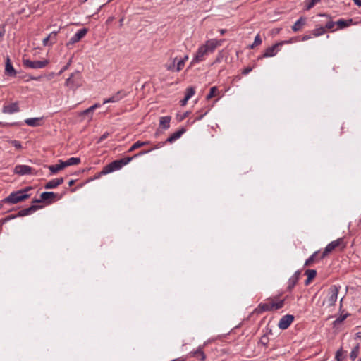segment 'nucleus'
<instances>
[{"mask_svg":"<svg viewBox=\"0 0 361 361\" xmlns=\"http://www.w3.org/2000/svg\"><path fill=\"white\" fill-rule=\"evenodd\" d=\"M59 163L58 164L50 165L48 166V169H49L51 173L55 174L58 171L63 170L65 168L63 165V161L59 160Z\"/></svg>","mask_w":361,"mask_h":361,"instance_id":"5701e85b","label":"nucleus"},{"mask_svg":"<svg viewBox=\"0 0 361 361\" xmlns=\"http://www.w3.org/2000/svg\"><path fill=\"white\" fill-rule=\"evenodd\" d=\"M12 145L16 147L17 149H21L22 148V145L20 144V142L19 141H17V140H13L11 142Z\"/></svg>","mask_w":361,"mask_h":361,"instance_id":"c03bdc74","label":"nucleus"},{"mask_svg":"<svg viewBox=\"0 0 361 361\" xmlns=\"http://www.w3.org/2000/svg\"><path fill=\"white\" fill-rule=\"evenodd\" d=\"M300 271H297L295 272V274L288 279V287L287 290L288 291H291L293 288L295 287V286L298 283L300 276Z\"/></svg>","mask_w":361,"mask_h":361,"instance_id":"ddd939ff","label":"nucleus"},{"mask_svg":"<svg viewBox=\"0 0 361 361\" xmlns=\"http://www.w3.org/2000/svg\"><path fill=\"white\" fill-rule=\"evenodd\" d=\"M5 73L9 76H16L17 73L13 65L11 64L8 56H7L6 59Z\"/></svg>","mask_w":361,"mask_h":361,"instance_id":"a211bd4d","label":"nucleus"},{"mask_svg":"<svg viewBox=\"0 0 361 361\" xmlns=\"http://www.w3.org/2000/svg\"><path fill=\"white\" fill-rule=\"evenodd\" d=\"M311 38V35H304L303 37H302V40H308Z\"/></svg>","mask_w":361,"mask_h":361,"instance_id":"13d9d810","label":"nucleus"},{"mask_svg":"<svg viewBox=\"0 0 361 361\" xmlns=\"http://www.w3.org/2000/svg\"><path fill=\"white\" fill-rule=\"evenodd\" d=\"M226 32H227V30L226 29H221L219 30V32L221 33V35H224Z\"/></svg>","mask_w":361,"mask_h":361,"instance_id":"052dcab7","label":"nucleus"},{"mask_svg":"<svg viewBox=\"0 0 361 361\" xmlns=\"http://www.w3.org/2000/svg\"><path fill=\"white\" fill-rule=\"evenodd\" d=\"M75 190V188L71 190V192H74Z\"/></svg>","mask_w":361,"mask_h":361,"instance_id":"774afa93","label":"nucleus"},{"mask_svg":"<svg viewBox=\"0 0 361 361\" xmlns=\"http://www.w3.org/2000/svg\"><path fill=\"white\" fill-rule=\"evenodd\" d=\"M311 281H312V280H309V279H308V278H307V279H306V281H305V284L306 286L309 285V284H310V283L311 282Z\"/></svg>","mask_w":361,"mask_h":361,"instance_id":"0e129e2a","label":"nucleus"},{"mask_svg":"<svg viewBox=\"0 0 361 361\" xmlns=\"http://www.w3.org/2000/svg\"><path fill=\"white\" fill-rule=\"evenodd\" d=\"M18 111H19L18 102H14L3 107V112L5 114H11Z\"/></svg>","mask_w":361,"mask_h":361,"instance_id":"f3484780","label":"nucleus"},{"mask_svg":"<svg viewBox=\"0 0 361 361\" xmlns=\"http://www.w3.org/2000/svg\"><path fill=\"white\" fill-rule=\"evenodd\" d=\"M262 44V39L260 35L258 34L255 36L254 42L250 46V49H254L255 47Z\"/></svg>","mask_w":361,"mask_h":361,"instance_id":"f704fd0d","label":"nucleus"},{"mask_svg":"<svg viewBox=\"0 0 361 361\" xmlns=\"http://www.w3.org/2000/svg\"><path fill=\"white\" fill-rule=\"evenodd\" d=\"M171 117L163 116L159 119V125L164 129H168L170 126Z\"/></svg>","mask_w":361,"mask_h":361,"instance_id":"b1692460","label":"nucleus"},{"mask_svg":"<svg viewBox=\"0 0 361 361\" xmlns=\"http://www.w3.org/2000/svg\"><path fill=\"white\" fill-rule=\"evenodd\" d=\"M4 32V31H3V32L0 31V37H2V36H3Z\"/></svg>","mask_w":361,"mask_h":361,"instance_id":"338daca9","label":"nucleus"},{"mask_svg":"<svg viewBox=\"0 0 361 361\" xmlns=\"http://www.w3.org/2000/svg\"><path fill=\"white\" fill-rule=\"evenodd\" d=\"M326 32V30L324 27H316L312 30V35L314 37H319L324 35Z\"/></svg>","mask_w":361,"mask_h":361,"instance_id":"7c9ffc66","label":"nucleus"},{"mask_svg":"<svg viewBox=\"0 0 361 361\" xmlns=\"http://www.w3.org/2000/svg\"><path fill=\"white\" fill-rule=\"evenodd\" d=\"M126 95V94L123 90H119L110 98L105 99L103 103L106 104L109 102H117L123 98Z\"/></svg>","mask_w":361,"mask_h":361,"instance_id":"2eb2a0df","label":"nucleus"},{"mask_svg":"<svg viewBox=\"0 0 361 361\" xmlns=\"http://www.w3.org/2000/svg\"><path fill=\"white\" fill-rule=\"evenodd\" d=\"M65 85L72 90H75L82 85V76L79 71L73 73L66 80Z\"/></svg>","mask_w":361,"mask_h":361,"instance_id":"20e7f679","label":"nucleus"},{"mask_svg":"<svg viewBox=\"0 0 361 361\" xmlns=\"http://www.w3.org/2000/svg\"><path fill=\"white\" fill-rule=\"evenodd\" d=\"M40 208H42V206L32 205L31 207H30L28 208L20 210L18 213V216H25L29 215L31 213L35 212L36 210H37Z\"/></svg>","mask_w":361,"mask_h":361,"instance_id":"dca6fc26","label":"nucleus"},{"mask_svg":"<svg viewBox=\"0 0 361 361\" xmlns=\"http://www.w3.org/2000/svg\"><path fill=\"white\" fill-rule=\"evenodd\" d=\"M281 44H282V43H276V44L272 45L271 47H268L264 51L263 55L258 57V59H261L262 58L274 56L277 54L278 47Z\"/></svg>","mask_w":361,"mask_h":361,"instance_id":"f8f14e48","label":"nucleus"},{"mask_svg":"<svg viewBox=\"0 0 361 361\" xmlns=\"http://www.w3.org/2000/svg\"><path fill=\"white\" fill-rule=\"evenodd\" d=\"M318 252H315L314 254H312L306 261L305 263V266H310L312 264V263L314 261L315 257L317 255Z\"/></svg>","mask_w":361,"mask_h":361,"instance_id":"58836bf2","label":"nucleus"},{"mask_svg":"<svg viewBox=\"0 0 361 361\" xmlns=\"http://www.w3.org/2000/svg\"><path fill=\"white\" fill-rule=\"evenodd\" d=\"M149 144V141H146V142H141V141H137L135 143H134L130 147V149H128V152H131L141 147H143V146H145V145H147Z\"/></svg>","mask_w":361,"mask_h":361,"instance_id":"c85d7f7f","label":"nucleus"},{"mask_svg":"<svg viewBox=\"0 0 361 361\" xmlns=\"http://www.w3.org/2000/svg\"><path fill=\"white\" fill-rule=\"evenodd\" d=\"M93 113L92 109L89 107L81 113V116H90Z\"/></svg>","mask_w":361,"mask_h":361,"instance_id":"37998d69","label":"nucleus"},{"mask_svg":"<svg viewBox=\"0 0 361 361\" xmlns=\"http://www.w3.org/2000/svg\"><path fill=\"white\" fill-rule=\"evenodd\" d=\"M30 188V187H27L23 190L13 192L7 197L4 198L2 202L8 204H16L22 202L30 197V195L26 192L29 191Z\"/></svg>","mask_w":361,"mask_h":361,"instance_id":"7ed1b4c3","label":"nucleus"},{"mask_svg":"<svg viewBox=\"0 0 361 361\" xmlns=\"http://www.w3.org/2000/svg\"><path fill=\"white\" fill-rule=\"evenodd\" d=\"M314 4H312V1H310V0L306 1V4H305L306 10L311 9L312 7H314Z\"/></svg>","mask_w":361,"mask_h":361,"instance_id":"a18cd8bd","label":"nucleus"},{"mask_svg":"<svg viewBox=\"0 0 361 361\" xmlns=\"http://www.w3.org/2000/svg\"><path fill=\"white\" fill-rule=\"evenodd\" d=\"M33 169L27 165H17L15 166L14 173L19 176L32 173Z\"/></svg>","mask_w":361,"mask_h":361,"instance_id":"9b49d317","label":"nucleus"},{"mask_svg":"<svg viewBox=\"0 0 361 361\" xmlns=\"http://www.w3.org/2000/svg\"><path fill=\"white\" fill-rule=\"evenodd\" d=\"M41 118H30L25 120V123L30 126H40Z\"/></svg>","mask_w":361,"mask_h":361,"instance_id":"393cba45","label":"nucleus"},{"mask_svg":"<svg viewBox=\"0 0 361 361\" xmlns=\"http://www.w3.org/2000/svg\"><path fill=\"white\" fill-rule=\"evenodd\" d=\"M359 354V345H357L350 352V357L352 361H354Z\"/></svg>","mask_w":361,"mask_h":361,"instance_id":"2f4dec72","label":"nucleus"},{"mask_svg":"<svg viewBox=\"0 0 361 361\" xmlns=\"http://www.w3.org/2000/svg\"><path fill=\"white\" fill-rule=\"evenodd\" d=\"M58 196L56 193L54 192H44L40 195V200L35 199L32 201L33 203H39L42 201H47L49 200V203H52L54 202V199Z\"/></svg>","mask_w":361,"mask_h":361,"instance_id":"1a4fd4ad","label":"nucleus"},{"mask_svg":"<svg viewBox=\"0 0 361 361\" xmlns=\"http://www.w3.org/2000/svg\"><path fill=\"white\" fill-rule=\"evenodd\" d=\"M99 106H100V104L97 103V104L91 106L90 108L92 109V111H94L97 108H98Z\"/></svg>","mask_w":361,"mask_h":361,"instance_id":"5fc2aeb1","label":"nucleus"},{"mask_svg":"<svg viewBox=\"0 0 361 361\" xmlns=\"http://www.w3.org/2000/svg\"><path fill=\"white\" fill-rule=\"evenodd\" d=\"M56 183L57 184V186L60 185L61 184H62L64 181V179L63 178H56Z\"/></svg>","mask_w":361,"mask_h":361,"instance_id":"8fccbe9b","label":"nucleus"},{"mask_svg":"<svg viewBox=\"0 0 361 361\" xmlns=\"http://www.w3.org/2000/svg\"><path fill=\"white\" fill-rule=\"evenodd\" d=\"M224 41V39L217 40L216 39L206 41L205 44L197 49L192 63L203 61L205 56L208 55L209 53H212L216 47L221 45Z\"/></svg>","mask_w":361,"mask_h":361,"instance_id":"f257e3e1","label":"nucleus"},{"mask_svg":"<svg viewBox=\"0 0 361 361\" xmlns=\"http://www.w3.org/2000/svg\"><path fill=\"white\" fill-rule=\"evenodd\" d=\"M355 24L353 23V20L352 18L344 20V19H339L336 22V25H338L339 29H343L345 27H347L350 26V25Z\"/></svg>","mask_w":361,"mask_h":361,"instance_id":"412c9836","label":"nucleus"},{"mask_svg":"<svg viewBox=\"0 0 361 361\" xmlns=\"http://www.w3.org/2000/svg\"><path fill=\"white\" fill-rule=\"evenodd\" d=\"M109 133H104L99 138V142L103 141L104 140H105L106 138H107V137L109 136Z\"/></svg>","mask_w":361,"mask_h":361,"instance_id":"09e8293b","label":"nucleus"},{"mask_svg":"<svg viewBox=\"0 0 361 361\" xmlns=\"http://www.w3.org/2000/svg\"><path fill=\"white\" fill-rule=\"evenodd\" d=\"M252 70V67H246L245 68H244L242 71V74L243 75H247L250 72H251Z\"/></svg>","mask_w":361,"mask_h":361,"instance_id":"de8ad7c7","label":"nucleus"},{"mask_svg":"<svg viewBox=\"0 0 361 361\" xmlns=\"http://www.w3.org/2000/svg\"><path fill=\"white\" fill-rule=\"evenodd\" d=\"M207 114V111H205L204 114H200V115L197 116L196 117L195 120H201V119L203 118V116H204V115H206Z\"/></svg>","mask_w":361,"mask_h":361,"instance_id":"6e6d98bb","label":"nucleus"},{"mask_svg":"<svg viewBox=\"0 0 361 361\" xmlns=\"http://www.w3.org/2000/svg\"><path fill=\"white\" fill-rule=\"evenodd\" d=\"M195 93V89L192 87L187 88L186 93H185V97L187 99H190Z\"/></svg>","mask_w":361,"mask_h":361,"instance_id":"e433bc0d","label":"nucleus"},{"mask_svg":"<svg viewBox=\"0 0 361 361\" xmlns=\"http://www.w3.org/2000/svg\"><path fill=\"white\" fill-rule=\"evenodd\" d=\"M306 23V18L304 17H300L292 26V30L294 32H298L302 29V27Z\"/></svg>","mask_w":361,"mask_h":361,"instance_id":"aec40b11","label":"nucleus"},{"mask_svg":"<svg viewBox=\"0 0 361 361\" xmlns=\"http://www.w3.org/2000/svg\"><path fill=\"white\" fill-rule=\"evenodd\" d=\"M87 32V28H82L79 30L67 42L66 46L70 47L75 43L79 42L82 37L85 36Z\"/></svg>","mask_w":361,"mask_h":361,"instance_id":"6e6552de","label":"nucleus"},{"mask_svg":"<svg viewBox=\"0 0 361 361\" xmlns=\"http://www.w3.org/2000/svg\"><path fill=\"white\" fill-rule=\"evenodd\" d=\"M305 274L309 280H312L317 275V271L314 269H307Z\"/></svg>","mask_w":361,"mask_h":361,"instance_id":"72a5a7b5","label":"nucleus"},{"mask_svg":"<svg viewBox=\"0 0 361 361\" xmlns=\"http://www.w3.org/2000/svg\"><path fill=\"white\" fill-rule=\"evenodd\" d=\"M347 317V314L341 315L338 318H337L335 321V323H340L344 321Z\"/></svg>","mask_w":361,"mask_h":361,"instance_id":"49530a36","label":"nucleus"},{"mask_svg":"<svg viewBox=\"0 0 361 361\" xmlns=\"http://www.w3.org/2000/svg\"><path fill=\"white\" fill-rule=\"evenodd\" d=\"M185 132V129L184 128H182L181 129L178 130V131L173 133L167 140L166 142L173 143L176 140L180 138L181 135Z\"/></svg>","mask_w":361,"mask_h":361,"instance_id":"6ab92c4d","label":"nucleus"},{"mask_svg":"<svg viewBox=\"0 0 361 361\" xmlns=\"http://www.w3.org/2000/svg\"><path fill=\"white\" fill-rule=\"evenodd\" d=\"M272 307L271 303H261L259 305L258 307L256 309V311L258 312H262L266 311H271Z\"/></svg>","mask_w":361,"mask_h":361,"instance_id":"cd10ccee","label":"nucleus"},{"mask_svg":"<svg viewBox=\"0 0 361 361\" xmlns=\"http://www.w3.org/2000/svg\"><path fill=\"white\" fill-rule=\"evenodd\" d=\"M338 291V288L336 286H331L328 290L327 298L322 302V305L326 306L328 307L334 305L337 300Z\"/></svg>","mask_w":361,"mask_h":361,"instance_id":"39448f33","label":"nucleus"},{"mask_svg":"<svg viewBox=\"0 0 361 361\" xmlns=\"http://www.w3.org/2000/svg\"><path fill=\"white\" fill-rule=\"evenodd\" d=\"M194 353L195 355H200L201 361H204L206 356L200 348H199Z\"/></svg>","mask_w":361,"mask_h":361,"instance_id":"ea45409f","label":"nucleus"},{"mask_svg":"<svg viewBox=\"0 0 361 361\" xmlns=\"http://www.w3.org/2000/svg\"><path fill=\"white\" fill-rule=\"evenodd\" d=\"M60 29L57 31L51 32L47 37H45L42 44L44 46H50L56 42V35L59 32Z\"/></svg>","mask_w":361,"mask_h":361,"instance_id":"4468645a","label":"nucleus"},{"mask_svg":"<svg viewBox=\"0 0 361 361\" xmlns=\"http://www.w3.org/2000/svg\"><path fill=\"white\" fill-rule=\"evenodd\" d=\"M181 60H183V62L185 63V61L188 59V56L185 55L183 58L180 59Z\"/></svg>","mask_w":361,"mask_h":361,"instance_id":"680f3d73","label":"nucleus"},{"mask_svg":"<svg viewBox=\"0 0 361 361\" xmlns=\"http://www.w3.org/2000/svg\"><path fill=\"white\" fill-rule=\"evenodd\" d=\"M56 187H57V184L56 183L55 179H52V180H49L44 185V188L46 189H52V188H55Z\"/></svg>","mask_w":361,"mask_h":361,"instance_id":"c9c22d12","label":"nucleus"},{"mask_svg":"<svg viewBox=\"0 0 361 361\" xmlns=\"http://www.w3.org/2000/svg\"><path fill=\"white\" fill-rule=\"evenodd\" d=\"M178 58H171L169 61L165 64L167 71L176 72V66L177 63Z\"/></svg>","mask_w":361,"mask_h":361,"instance_id":"4be33fe9","label":"nucleus"},{"mask_svg":"<svg viewBox=\"0 0 361 361\" xmlns=\"http://www.w3.org/2000/svg\"><path fill=\"white\" fill-rule=\"evenodd\" d=\"M80 163V159L78 157H71L68 160L63 161L64 167H67L72 165H77Z\"/></svg>","mask_w":361,"mask_h":361,"instance_id":"bb28decb","label":"nucleus"},{"mask_svg":"<svg viewBox=\"0 0 361 361\" xmlns=\"http://www.w3.org/2000/svg\"><path fill=\"white\" fill-rule=\"evenodd\" d=\"M189 100V99H187L185 97L183 100L180 101L181 106H185L187 104V102Z\"/></svg>","mask_w":361,"mask_h":361,"instance_id":"864d4df0","label":"nucleus"},{"mask_svg":"<svg viewBox=\"0 0 361 361\" xmlns=\"http://www.w3.org/2000/svg\"><path fill=\"white\" fill-rule=\"evenodd\" d=\"M339 246H341L342 248L345 247V246L344 244L343 238H340L328 244L321 255V259H324L326 255H328L334 250H335L336 247H338Z\"/></svg>","mask_w":361,"mask_h":361,"instance_id":"423d86ee","label":"nucleus"},{"mask_svg":"<svg viewBox=\"0 0 361 361\" xmlns=\"http://www.w3.org/2000/svg\"><path fill=\"white\" fill-rule=\"evenodd\" d=\"M190 112L186 111L181 115H177V118L179 121H182L189 116Z\"/></svg>","mask_w":361,"mask_h":361,"instance_id":"79ce46f5","label":"nucleus"},{"mask_svg":"<svg viewBox=\"0 0 361 361\" xmlns=\"http://www.w3.org/2000/svg\"><path fill=\"white\" fill-rule=\"evenodd\" d=\"M148 152H149V150L141 152L139 154H135L133 157H127L121 159L115 160L105 166L100 172V174L106 175L114 171L119 170L123 166L128 164L133 159V157H136L140 154H144L145 153H147Z\"/></svg>","mask_w":361,"mask_h":361,"instance_id":"f03ea898","label":"nucleus"},{"mask_svg":"<svg viewBox=\"0 0 361 361\" xmlns=\"http://www.w3.org/2000/svg\"><path fill=\"white\" fill-rule=\"evenodd\" d=\"M75 180H71L69 182H68V185L69 186H72L74 185Z\"/></svg>","mask_w":361,"mask_h":361,"instance_id":"bf43d9fd","label":"nucleus"},{"mask_svg":"<svg viewBox=\"0 0 361 361\" xmlns=\"http://www.w3.org/2000/svg\"><path fill=\"white\" fill-rule=\"evenodd\" d=\"M343 351L342 348H341L340 349H338L336 351V356H335V358H336V361H341V357L343 355Z\"/></svg>","mask_w":361,"mask_h":361,"instance_id":"a19ab883","label":"nucleus"},{"mask_svg":"<svg viewBox=\"0 0 361 361\" xmlns=\"http://www.w3.org/2000/svg\"><path fill=\"white\" fill-rule=\"evenodd\" d=\"M310 1H312V4H316L317 3H319L321 0H310Z\"/></svg>","mask_w":361,"mask_h":361,"instance_id":"e2e57ef3","label":"nucleus"},{"mask_svg":"<svg viewBox=\"0 0 361 361\" xmlns=\"http://www.w3.org/2000/svg\"><path fill=\"white\" fill-rule=\"evenodd\" d=\"M294 319V317L290 314H286L281 317L279 320L278 326L282 330H285L288 328Z\"/></svg>","mask_w":361,"mask_h":361,"instance_id":"9d476101","label":"nucleus"},{"mask_svg":"<svg viewBox=\"0 0 361 361\" xmlns=\"http://www.w3.org/2000/svg\"><path fill=\"white\" fill-rule=\"evenodd\" d=\"M284 305V300H281L277 302L271 303L272 310H276L282 308Z\"/></svg>","mask_w":361,"mask_h":361,"instance_id":"473e14b6","label":"nucleus"},{"mask_svg":"<svg viewBox=\"0 0 361 361\" xmlns=\"http://www.w3.org/2000/svg\"><path fill=\"white\" fill-rule=\"evenodd\" d=\"M218 93H219V90H218L217 87L214 86V87H211L209 94L206 97V99L207 100L211 99L214 96H216Z\"/></svg>","mask_w":361,"mask_h":361,"instance_id":"c756f323","label":"nucleus"},{"mask_svg":"<svg viewBox=\"0 0 361 361\" xmlns=\"http://www.w3.org/2000/svg\"><path fill=\"white\" fill-rule=\"evenodd\" d=\"M319 16H324V17H326V18L329 19V20L325 25V27H324L325 30L326 29L331 30L336 25V22H334L331 20V17L329 15H328L326 13H319Z\"/></svg>","mask_w":361,"mask_h":361,"instance_id":"a878e982","label":"nucleus"},{"mask_svg":"<svg viewBox=\"0 0 361 361\" xmlns=\"http://www.w3.org/2000/svg\"><path fill=\"white\" fill-rule=\"evenodd\" d=\"M185 66V63L183 62V60L178 59L177 63L176 66V72L180 71Z\"/></svg>","mask_w":361,"mask_h":361,"instance_id":"4c0bfd02","label":"nucleus"},{"mask_svg":"<svg viewBox=\"0 0 361 361\" xmlns=\"http://www.w3.org/2000/svg\"><path fill=\"white\" fill-rule=\"evenodd\" d=\"M353 1L357 6H361V0H353Z\"/></svg>","mask_w":361,"mask_h":361,"instance_id":"4d7b16f0","label":"nucleus"},{"mask_svg":"<svg viewBox=\"0 0 361 361\" xmlns=\"http://www.w3.org/2000/svg\"><path fill=\"white\" fill-rule=\"evenodd\" d=\"M356 336H357V338L361 339V332H357L356 334Z\"/></svg>","mask_w":361,"mask_h":361,"instance_id":"69168bd1","label":"nucleus"},{"mask_svg":"<svg viewBox=\"0 0 361 361\" xmlns=\"http://www.w3.org/2000/svg\"><path fill=\"white\" fill-rule=\"evenodd\" d=\"M71 64V61L65 66L62 68V69L61 70V71L59 72V73H63V71H65L66 70H67L68 68V66H70Z\"/></svg>","mask_w":361,"mask_h":361,"instance_id":"3c124183","label":"nucleus"},{"mask_svg":"<svg viewBox=\"0 0 361 361\" xmlns=\"http://www.w3.org/2000/svg\"><path fill=\"white\" fill-rule=\"evenodd\" d=\"M23 65L27 68L33 69H39L44 68L49 63L47 60L43 61H30L29 59H23Z\"/></svg>","mask_w":361,"mask_h":361,"instance_id":"0eeeda50","label":"nucleus"},{"mask_svg":"<svg viewBox=\"0 0 361 361\" xmlns=\"http://www.w3.org/2000/svg\"><path fill=\"white\" fill-rule=\"evenodd\" d=\"M261 342L264 344V345H266L268 342V338L267 336H263L262 338H261Z\"/></svg>","mask_w":361,"mask_h":361,"instance_id":"603ef678","label":"nucleus"}]
</instances>
